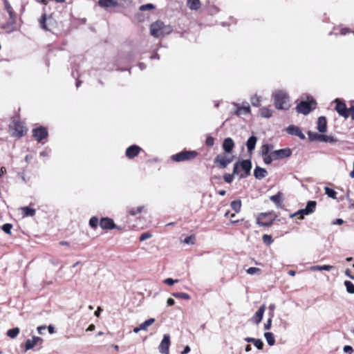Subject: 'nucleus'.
I'll use <instances>...</instances> for the list:
<instances>
[{"label":"nucleus","instance_id":"nucleus-3","mask_svg":"<svg viewBox=\"0 0 354 354\" xmlns=\"http://www.w3.org/2000/svg\"><path fill=\"white\" fill-rule=\"evenodd\" d=\"M28 131L24 124L18 119H14L9 124V132L12 137L21 138Z\"/></svg>","mask_w":354,"mask_h":354},{"label":"nucleus","instance_id":"nucleus-63","mask_svg":"<svg viewBox=\"0 0 354 354\" xmlns=\"http://www.w3.org/2000/svg\"><path fill=\"white\" fill-rule=\"evenodd\" d=\"M345 274L346 276H348L350 279H354V277L353 275L351 274V272L348 269H346L345 270Z\"/></svg>","mask_w":354,"mask_h":354},{"label":"nucleus","instance_id":"nucleus-58","mask_svg":"<svg viewBox=\"0 0 354 354\" xmlns=\"http://www.w3.org/2000/svg\"><path fill=\"white\" fill-rule=\"evenodd\" d=\"M348 116L350 115L351 119L354 120V106H352L348 111Z\"/></svg>","mask_w":354,"mask_h":354},{"label":"nucleus","instance_id":"nucleus-59","mask_svg":"<svg viewBox=\"0 0 354 354\" xmlns=\"http://www.w3.org/2000/svg\"><path fill=\"white\" fill-rule=\"evenodd\" d=\"M46 327L45 326H40L37 327V331L40 335L43 334V330H45Z\"/></svg>","mask_w":354,"mask_h":354},{"label":"nucleus","instance_id":"nucleus-34","mask_svg":"<svg viewBox=\"0 0 354 354\" xmlns=\"http://www.w3.org/2000/svg\"><path fill=\"white\" fill-rule=\"evenodd\" d=\"M231 207L233 210H234L236 212H239L241 207V202L240 200L237 201H233L231 204Z\"/></svg>","mask_w":354,"mask_h":354},{"label":"nucleus","instance_id":"nucleus-44","mask_svg":"<svg viewBox=\"0 0 354 354\" xmlns=\"http://www.w3.org/2000/svg\"><path fill=\"white\" fill-rule=\"evenodd\" d=\"M247 273L251 275L259 274L261 270L258 268L251 267L246 270Z\"/></svg>","mask_w":354,"mask_h":354},{"label":"nucleus","instance_id":"nucleus-33","mask_svg":"<svg viewBox=\"0 0 354 354\" xmlns=\"http://www.w3.org/2000/svg\"><path fill=\"white\" fill-rule=\"evenodd\" d=\"M19 328L18 327L13 328L7 331V335L13 339L15 338L19 333Z\"/></svg>","mask_w":354,"mask_h":354},{"label":"nucleus","instance_id":"nucleus-60","mask_svg":"<svg viewBox=\"0 0 354 354\" xmlns=\"http://www.w3.org/2000/svg\"><path fill=\"white\" fill-rule=\"evenodd\" d=\"M174 304H175V301L172 298L167 299V306H171L174 305Z\"/></svg>","mask_w":354,"mask_h":354},{"label":"nucleus","instance_id":"nucleus-15","mask_svg":"<svg viewBox=\"0 0 354 354\" xmlns=\"http://www.w3.org/2000/svg\"><path fill=\"white\" fill-rule=\"evenodd\" d=\"M337 112L342 117L347 118L348 117V110L344 103L341 102L338 99L335 100Z\"/></svg>","mask_w":354,"mask_h":354},{"label":"nucleus","instance_id":"nucleus-18","mask_svg":"<svg viewBox=\"0 0 354 354\" xmlns=\"http://www.w3.org/2000/svg\"><path fill=\"white\" fill-rule=\"evenodd\" d=\"M100 225L102 229L111 230L115 227L114 222L109 218H103L100 222Z\"/></svg>","mask_w":354,"mask_h":354},{"label":"nucleus","instance_id":"nucleus-26","mask_svg":"<svg viewBox=\"0 0 354 354\" xmlns=\"http://www.w3.org/2000/svg\"><path fill=\"white\" fill-rule=\"evenodd\" d=\"M259 114L262 118H269L272 115V111L267 107H263L259 110Z\"/></svg>","mask_w":354,"mask_h":354},{"label":"nucleus","instance_id":"nucleus-39","mask_svg":"<svg viewBox=\"0 0 354 354\" xmlns=\"http://www.w3.org/2000/svg\"><path fill=\"white\" fill-rule=\"evenodd\" d=\"M346 290L350 294H354V284L349 281H344Z\"/></svg>","mask_w":354,"mask_h":354},{"label":"nucleus","instance_id":"nucleus-35","mask_svg":"<svg viewBox=\"0 0 354 354\" xmlns=\"http://www.w3.org/2000/svg\"><path fill=\"white\" fill-rule=\"evenodd\" d=\"M281 194L278 192L277 194L270 196V200L274 203L277 206L281 205Z\"/></svg>","mask_w":354,"mask_h":354},{"label":"nucleus","instance_id":"nucleus-52","mask_svg":"<svg viewBox=\"0 0 354 354\" xmlns=\"http://www.w3.org/2000/svg\"><path fill=\"white\" fill-rule=\"evenodd\" d=\"M178 282V279H173L171 278H167L166 279L164 280V283L165 284H167L169 286H172L174 285L175 283H177Z\"/></svg>","mask_w":354,"mask_h":354},{"label":"nucleus","instance_id":"nucleus-49","mask_svg":"<svg viewBox=\"0 0 354 354\" xmlns=\"http://www.w3.org/2000/svg\"><path fill=\"white\" fill-rule=\"evenodd\" d=\"M224 180L227 183H231L234 180V175L230 174H225L223 176Z\"/></svg>","mask_w":354,"mask_h":354},{"label":"nucleus","instance_id":"nucleus-1","mask_svg":"<svg viewBox=\"0 0 354 354\" xmlns=\"http://www.w3.org/2000/svg\"><path fill=\"white\" fill-rule=\"evenodd\" d=\"M274 106L277 109L288 110L290 106L289 98L287 93L281 90H278L272 93Z\"/></svg>","mask_w":354,"mask_h":354},{"label":"nucleus","instance_id":"nucleus-5","mask_svg":"<svg viewBox=\"0 0 354 354\" xmlns=\"http://www.w3.org/2000/svg\"><path fill=\"white\" fill-rule=\"evenodd\" d=\"M198 153L196 151H183L171 156V159L176 162H182L190 160L197 156Z\"/></svg>","mask_w":354,"mask_h":354},{"label":"nucleus","instance_id":"nucleus-16","mask_svg":"<svg viewBox=\"0 0 354 354\" xmlns=\"http://www.w3.org/2000/svg\"><path fill=\"white\" fill-rule=\"evenodd\" d=\"M142 149L137 145H131L126 150V156L128 158L131 159L137 156Z\"/></svg>","mask_w":354,"mask_h":354},{"label":"nucleus","instance_id":"nucleus-32","mask_svg":"<svg viewBox=\"0 0 354 354\" xmlns=\"http://www.w3.org/2000/svg\"><path fill=\"white\" fill-rule=\"evenodd\" d=\"M154 322H155V319L150 318V319L146 320L145 322H144L143 323H142L140 325V328H141L142 330H147L148 327L150 326L151 324H153Z\"/></svg>","mask_w":354,"mask_h":354},{"label":"nucleus","instance_id":"nucleus-28","mask_svg":"<svg viewBox=\"0 0 354 354\" xmlns=\"http://www.w3.org/2000/svg\"><path fill=\"white\" fill-rule=\"evenodd\" d=\"M24 216H33L35 214V209H31L28 207H24L21 208Z\"/></svg>","mask_w":354,"mask_h":354},{"label":"nucleus","instance_id":"nucleus-45","mask_svg":"<svg viewBox=\"0 0 354 354\" xmlns=\"http://www.w3.org/2000/svg\"><path fill=\"white\" fill-rule=\"evenodd\" d=\"M98 218L95 216L92 217L89 221V225L93 228H96L98 225Z\"/></svg>","mask_w":354,"mask_h":354},{"label":"nucleus","instance_id":"nucleus-29","mask_svg":"<svg viewBox=\"0 0 354 354\" xmlns=\"http://www.w3.org/2000/svg\"><path fill=\"white\" fill-rule=\"evenodd\" d=\"M264 337L270 346H273L275 344V339L273 333L270 332H266L264 333Z\"/></svg>","mask_w":354,"mask_h":354},{"label":"nucleus","instance_id":"nucleus-20","mask_svg":"<svg viewBox=\"0 0 354 354\" xmlns=\"http://www.w3.org/2000/svg\"><path fill=\"white\" fill-rule=\"evenodd\" d=\"M234 143L232 138H227L224 140L223 143V148L226 153H229L231 152L234 148Z\"/></svg>","mask_w":354,"mask_h":354},{"label":"nucleus","instance_id":"nucleus-7","mask_svg":"<svg viewBox=\"0 0 354 354\" xmlns=\"http://www.w3.org/2000/svg\"><path fill=\"white\" fill-rule=\"evenodd\" d=\"M233 161V156L227 153H220L214 159V162L218 164L221 168H225Z\"/></svg>","mask_w":354,"mask_h":354},{"label":"nucleus","instance_id":"nucleus-47","mask_svg":"<svg viewBox=\"0 0 354 354\" xmlns=\"http://www.w3.org/2000/svg\"><path fill=\"white\" fill-rule=\"evenodd\" d=\"M262 239L264 243L266 245H270L273 241L272 236L268 234H264L262 237Z\"/></svg>","mask_w":354,"mask_h":354},{"label":"nucleus","instance_id":"nucleus-40","mask_svg":"<svg viewBox=\"0 0 354 354\" xmlns=\"http://www.w3.org/2000/svg\"><path fill=\"white\" fill-rule=\"evenodd\" d=\"M321 135L322 134H319L317 133H315V132H312V131H308V138L312 141H313V140H319V141H320Z\"/></svg>","mask_w":354,"mask_h":354},{"label":"nucleus","instance_id":"nucleus-13","mask_svg":"<svg viewBox=\"0 0 354 354\" xmlns=\"http://www.w3.org/2000/svg\"><path fill=\"white\" fill-rule=\"evenodd\" d=\"M43 339L37 336H33L32 339H28L26 342L25 351L33 348L37 344H41Z\"/></svg>","mask_w":354,"mask_h":354},{"label":"nucleus","instance_id":"nucleus-37","mask_svg":"<svg viewBox=\"0 0 354 354\" xmlns=\"http://www.w3.org/2000/svg\"><path fill=\"white\" fill-rule=\"evenodd\" d=\"M251 104L254 106H259L261 105V97L255 95L252 96L250 99Z\"/></svg>","mask_w":354,"mask_h":354},{"label":"nucleus","instance_id":"nucleus-43","mask_svg":"<svg viewBox=\"0 0 354 354\" xmlns=\"http://www.w3.org/2000/svg\"><path fill=\"white\" fill-rule=\"evenodd\" d=\"M143 209H144V206H140V207H137L136 209L131 208L129 210V213L132 216H135V215L140 213Z\"/></svg>","mask_w":354,"mask_h":354},{"label":"nucleus","instance_id":"nucleus-10","mask_svg":"<svg viewBox=\"0 0 354 354\" xmlns=\"http://www.w3.org/2000/svg\"><path fill=\"white\" fill-rule=\"evenodd\" d=\"M170 346V336L165 334L159 345V351L162 354H169Z\"/></svg>","mask_w":354,"mask_h":354},{"label":"nucleus","instance_id":"nucleus-30","mask_svg":"<svg viewBox=\"0 0 354 354\" xmlns=\"http://www.w3.org/2000/svg\"><path fill=\"white\" fill-rule=\"evenodd\" d=\"M273 145L270 144L263 145L261 147V154L262 156L270 154L269 153L273 149Z\"/></svg>","mask_w":354,"mask_h":354},{"label":"nucleus","instance_id":"nucleus-62","mask_svg":"<svg viewBox=\"0 0 354 354\" xmlns=\"http://www.w3.org/2000/svg\"><path fill=\"white\" fill-rule=\"evenodd\" d=\"M190 351V347L189 346H186L184 348V350L181 352L180 354H187Z\"/></svg>","mask_w":354,"mask_h":354},{"label":"nucleus","instance_id":"nucleus-54","mask_svg":"<svg viewBox=\"0 0 354 354\" xmlns=\"http://www.w3.org/2000/svg\"><path fill=\"white\" fill-rule=\"evenodd\" d=\"M195 238L193 236H187L185 239L184 243L187 244H194V243Z\"/></svg>","mask_w":354,"mask_h":354},{"label":"nucleus","instance_id":"nucleus-21","mask_svg":"<svg viewBox=\"0 0 354 354\" xmlns=\"http://www.w3.org/2000/svg\"><path fill=\"white\" fill-rule=\"evenodd\" d=\"M268 174L267 171L261 167H257L254 170V176L257 179H262Z\"/></svg>","mask_w":354,"mask_h":354},{"label":"nucleus","instance_id":"nucleus-24","mask_svg":"<svg viewBox=\"0 0 354 354\" xmlns=\"http://www.w3.org/2000/svg\"><path fill=\"white\" fill-rule=\"evenodd\" d=\"M187 6L190 10H197L201 7L200 0H187Z\"/></svg>","mask_w":354,"mask_h":354},{"label":"nucleus","instance_id":"nucleus-53","mask_svg":"<svg viewBox=\"0 0 354 354\" xmlns=\"http://www.w3.org/2000/svg\"><path fill=\"white\" fill-rule=\"evenodd\" d=\"M151 237V234L147 232L143 233L140 236V241H144Z\"/></svg>","mask_w":354,"mask_h":354},{"label":"nucleus","instance_id":"nucleus-11","mask_svg":"<svg viewBox=\"0 0 354 354\" xmlns=\"http://www.w3.org/2000/svg\"><path fill=\"white\" fill-rule=\"evenodd\" d=\"M239 163V166L243 171V173L240 174V178H245L250 174V170L252 169L251 161L250 160H245Z\"/></svg>","mask_w":354,"mask_h":354},{"label":"nucleus","instance_id":"nucleus-38","mask_svg":"<svg viewBox=\"0 0 354 354\" xmlns=\"http://www.w3.org/2000/svg\"><path fill=\"white\" fill-rule=\"evenodd\" d=\"M324 190H325V194L328 197L334 198V199L336 198L337 192L334 189H333L328 187H326L324 188Z\"/></svg>","mask_w":354,"mask_h":354},{"label":"nucleus","instance_id":"nucleus-8","mask_svg":"<svg viewBox=\"0 0 354 354\" xmlns=\"http://www.w3.org/2000/svg\"><path fill=\"white\" fill-rule=\"evenodd\" d=\"M232 104L234 107H236L234 114L237 116L248 114L250 113V107L247 102H243L242 106H240L238 103L236 102H233Z\"/></svg>","mask_w":354,"mask_h":354},{"label":"nucleus","instance_id":"nucleus-46","mask_svg":"<svg viewBox=\"0 0 354 354\" xmlns=\"http://www.w3.org/2000/svg\"><path fill=\"white\" fill-rule=\"evenodd\" d=\"M12 227V225L11 224L6 223V224L3 225L1 229L4 232L10 234L11 233Z\"/></svg>","mask_w":354,"mask_h":354},{"label":"nucleus","instance_id":"nucleus-31","mask_svg":"<svg viewBox=\"0 0 354 354\" xmlns=\"http://www.w3.org/2000/svg\"><path fill=\"white\" fill-rule=\"evenodd\" d=\"M337 141V139H335L332 136H327V135L322 134L321 137H320V142H329V143H335Z\"/></svg>","mask_w":354,"mask_h":354},{"label":"nucleus","instance_id":"nucleus-25","mask_svg":"<svg viewBox=\"0 0 354 354\" xmlns=\"http://www.w3.org/2000/svg\"><path fill=\"white\" fill-rule=\"evenodd\" d=\"M333 268V266L323 265V266H312L310 268V270L312 271H322V270L330 271Z\"/></svg>","mask_w":354,"mask_h":354},{"label":"nucleus","instance_id":"nucleus-51","mask_svg":"<svg viewBox=\"0 0 354 354\" xmlns=\"http://www.w3.org/2000/svg\"><path fill=\"white\" fill-rule=\"evenodd\" d=\"M253 344L258 349L263 348V343L260 339H256Z\"/></svg>","mask_w":354,"mask_h":354},{"label":"nucleus","instance_id":"nucleus-57","mask_svg":"<svg viewBox=\"0 0 354 354\" xmlns=\"http://www.w3.org/2000/svg\"><path fill=\"white\" fill-rule=\"evenodd\" d=\"M344 353H348L351 354L353 352V349L351 346H345L343 348Z\"/></svg>","mask_w":354,"mask_h":354},{"label":"nucleus","instance_id":"nucleus-6","mask_svg":"<svg viewBox=\"0 0 354 354\" xmlns=\"http://www.w3.org/2000/svg\"><path fill=\"white\" fill-rule=\"evenodd\" d=\"M317 203L315 201H310L308 202L306 207L304 209H299L291 216H299V219H303L305 215H309L313 213L315 210Z\"/></svg>","mask_w":354,"mask_h":354},{"label":"nucleus","instance_id":"nucleus-61","mask_svg":"<svg viewBox=\"0 0 354 354\" xmlns=\"http://www.w3.org/2000/svg\"><path fill=\"white\" fill-rule=\"evenodd\" d=\"M344 221L342 218H337L333 222V225H342Z\"/></svg>","mask_w":354,"mask_h":354},{"label":"nucleus","instance_id":"nucleus-12","mask_svg":"<svg viewBox=\"0 0 354 354\" xmlns=\"http://www.w3.org/2000/svg\"><path fill=\"white\" fill-rule=\"evenodd\" d=\"M292 154L291 150L289 148L281 149L272 151V156L274 160H279L284 158H288Z\"/></svg>","mask_w":354,"mask_h":354},{"label":"nucleus","instance_id":"nucleus-23","mask_svg":"<svg viewBox=\"0 0 354 354\" xmlns=\"http://www.w3.org/2000/svg\"><path fill=\"white\" fill-rule=\"evenodd\" d=\"M98 4L102 8L115 7L118 2L115 0H99Z\"/></svg>","mask_w":354,"mask_h":354},{"label":"nucleus","instance_id":"nucleus-41","mask_svg":"<svg viewBox=\"0 0 354 354\" xmlns=\"http://www.w3.org/2000/svg\"><path fill=\"white\" fill-rule=\"evenodd\" d=\"M263 162L266 165L270 164L274 160V157L272 156V151L270 154L263 155Z\"/></svg>","mask_w":354,"mask_h":354},{"label":"nucleus","instance_id":"nucleus-27","mask_svg":"<svg viewBox=\"0 0 354 354\" xmlns=\"http://www.w3.org/2000/svg\"><path fill=\"white\" fill-rule=\"evenodd\" d=\"M4 5L7 12L10 15V19L12 20L13 22H15V15L14 13L12 8L11 7V6L10 5L7 0L4 1Z\"/></svg>","mask_w":354,"mask_h":354},{"label":"nucleus","instance_id":"nucleus-36","mask_svg":"<svg viewBox=\"0 0 354 354\" xmlns=\"http://www.w3.org/2000/svg\"><path fill=\"white\" fill-rule=\"evenodd\" d=\"M172 296L176 297V298L183 299H185V300L190 299V296L187 293L182 292H174V293H172Z\"/></svg>","mask_w":354,"mask_h":354},{"label":"nucleus","instance_id":"nucleus-22","mask_svg":"<svg viewBox=\"0 0 354 354\" xmlns=\"http://www.w3.org/2000/svg\"><path fill=\"white\" fill-rule=\"evenodd\" d=\"M257 137L252 136H250L246 143V146L248 148V151L249 153H252V151L254 149L256 144H257Z\"/></svg>","mask_w":354,"mask_h":354},{"label":"nucleus","instance_id":"nucleus-14","mask_svg":"<svg viewBox=\"0 0 354 354\" xmlns=\"http://www.w3.org/2000/svg\"><path fill=\"white\" fill-rule=\"evenodd\" d=\"M266 310V306L264 304L261 305L258 310L254 313V315L251 318V321L253 324H259L263 317L264 312Z\"/></svg>","mask_w":354,"mask_h":354},{"label":"nucleus","instance_id":"nucleus-17","mask_svg":"<svg viewBox=\"0 0 354 354\" xmlns=\"http://www.w3.org/2000/svg\"><path fill=\"white\" fill-rule=\"evenodd\" d=\"M286 131L288 133L298 136L299 138L302 140L305 138L304 134L301 132L300 129L296 126L290 125L287 128Z\"/></svg>","mask_w":354,"mask_h":354},{"label":"nucleus","instance_id":"nucleus-56","mask_svg":"<svg viewBox=\"0 0 354 354\" xmlns=\"http://www.w3.org/2000/svg\"><path fill=\"white\" fill-rule=\"evenodd\" d=\"M205 142L207 146L212 147L214 145V140L212 137L209 136L206 139Z\"/></svg>","mask_w":354,"mask_h":354},{"label":"nucleus","instance_id":"nucleus-2","mask_svg":"<svg viewBox=\"0 0 354 354\" xmlns=\"http://www.w3.org/2000/svg\"><path fill=\"white\" fill-rule=\"evenodd\" d=\"M171 31V27L161 21H156L150 26L151 35L155 37H164L170 34Z\"/></svg>","mask_w":354,"mask_h":354},{"label":"nucleus","instance_id":"nucleus-9","mask_svg":"<svg viewBox=\"0 0 354 354\" xmlns=\"http://www.w3.org/2000/svg\"><path fill=\"white\" fill-rule=\"evenodd\" d=\"M47 136L48 131L44 127H39L32 130V136L38 142H41L43 139L46 138Z\"/></svg>","mask_w":354,"mask_h":354},{"label":"nucleus","instance_id":"nucleus-64","mask_svg":"<svg viewBox=\"0 0 354 354\" xmlns=\"http://www.w3.org/2000/svg\"><path fill=\"white\" fill-rule=\"evenodd\" d=\"M244 340L247 342H255L256 339L252 337H245Z\"/></svg>","mask_w":354,"mask_h":354},{"label":"nucleus","instance_id":"nucleus-55","mask_svg":"<svg viewBox=\"0 0 354 354\" xmlns=\"http://www.w3.org/2000/svg\"><path fill=\"white\" fill-rule=\"evenodd\" d=\"M240 171H239V162H236L234 165V168H233V173L232 174L234 176L236 174H239L240 175Z\"/></svg>","mask_w":354,"mask_h":354},{"label":"nucleus","instance_id":"nucleus-19","mask_svg":"<svg viewBox=\"0 0 354 354\" xmlns=\"http://www.w3.org/2000/svg\"><path fill=\"white\" fill-rule=\"evenodd\" d=\"M317 130L320 133H325L327 130L326 119L324 116H321L317 120Z\"/></svg>","mask_w":354,"mask_h":354},{"label":"nucleus","instance_id":"nucleus-4","mask_svg":"<svg viewBox=\"0 0 354 354\" xmlns=\"http://www.w3.org/2000/svg\"><path fill=\"white\" fill-rule=\"evenodd\" d=\"M316 102L313 98L308 101H301L296 107L297 111L304 115L308 114L313 109H315Z\"/></svg>","mask_w":354,"mask_h":354},{"label":"nucleus","instance_id":"nucleus-50","mask_svg":"<svg viewBox=\"0 0 354 354\" xmlns=\"http://www.w3.org/2000/svg\"><path fill=\"white\" fill-rule=\"evenodd\" d=\"M273 317L272 314H270V317L267 320L266 323L264 324V328L266 330H270L272 326V317Z\"/></svg>","mask_w":354,"mask_h":354},{"label":"nucleus","instance_id":"nucleus-48","mask_svg":"<svg viewBox=\"0 0 354 354\" xmlns=\"http://www.w3.org/2000/svg\"><path fill=\"white\" fill-rule=\"evenodd\" d=\"M155 7H154V6L153 4L147 3V4L142 5L140 7V10H142V11H145V10H152Z\"/></svg>","mask_w":354,"mask_h":354},{"label":"nucleus","instance_id":"nucleus-42","mask_svg":"<svg viewBox=\"0 0 354 354\" xmlns=\"http://www.w3.org/2000/svg\"><path fill=\"white\" fill-rule=\"evenodd\" d=\"M46 14H44L41 19H39V24H40V26L41 27L45 30H48L49 29L47 28L46 26Z\"/></svg>","mask_w":354,"mask_h":354}]
</instances>
